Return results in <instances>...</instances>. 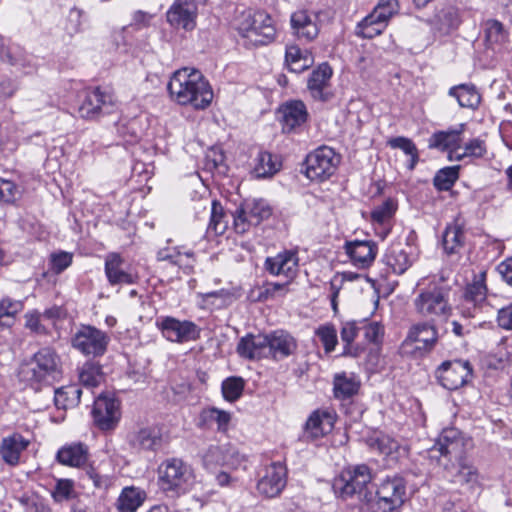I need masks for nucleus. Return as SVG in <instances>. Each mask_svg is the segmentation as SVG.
Masks as SVG:
<instances>
[{
    "label": "nucleus",
    "mask_w": 512,
    "mask_h": 512,
    "mask_svg": "<svg viewBox=\"0 0 512 512\" xmlns=\"http://www.w3.org/2000/svg\"><path fill=\"white\" fill-rule=\"evenodd\" d=\"M167 89L177 103L191 105L196 109H205L213 99L211 87L202 73L187 67L173 73Z\"/></svg>",
    "instance_id": "f257e3e1"
},
{
    "label": "nucleus",
    "mask_w": 512,
    "mask_h": 512,
    "mask_svg": "<svg viewBox=\"0 0 512 512\" xmlns=\"http://www.w3.org/2000/svg\"><path fill=\"white\" fill-rule=\"evenodd\" d=\"M60 357L50 347L41 348L18 369V379L35 391L50 385L60 374Z\"/></svg>",
    "instance_id": "f03ea898"
},
{
    "label": "nucleus",
    "mask_w": 512,
    "mask_h": 512,
    "mask_svg": "<svg viewBox=\"0 0 512 512\" xmlns=\"http://www.w3.org/2000/svg\"><path fill=\"white\" fill-rule=\"evenodd\" d=\"M451 288L442 281L433 280L420 288L414 300L416 311L431 320L447 319L452 314L449 303Z\"/></svg>",
    "instance_id": "7ed1b4c3"
},
{
    "label": "nucleus",
    "mask_w": 512,
    "mask_h": 512,
    "mask_svg": "<svg viewBox=\"0 0 512 512\" xmlns=\"http://www.w3.org/2000/svg\"><path fill=\"white\" fill-rule=\"evenodd\" d=\"M371 481V469L365 464L355 465L344 469L335 478L333 488L343 499L356 498L360 503L369 504L373 499L368 488Z\"/></svg>",
    "instance_id": "20e7f679"
},
{
    "label": "nucleus",
    "mask_w": 512,
    "mask_h": 512,
    "mask_svg": "<svg viewBox=\"0 0 512 512\" xmlns=\"http://www.w3.org/2000/svg\"><path fill=\"white\" fill-rule=\"evenodd\" d=\"M375 497L368 504L372 512H399L406 500L405 479L387 476L377 486Z\"/></svg>",
    "instance_id": "39448f33"
},
{
    "label": "nucleus",
    "mask_w": 512,
    "mask_h": 512,
    "mask_svg": "<svg viewBox=\"0 0 512 512\" xmlns=\"http://www.w3.org/2000/svg\"><path fill=\"white\" fill-rule=\"evenodd\" d=\"M160 487L164 491L184 492L194 481L192 467L179 458L163 461L158 467Z\"/></svg>",
    "instance_id": "423d86ee"
},
{
    "label": "nucleus",
    "mask_w": 512,
    "mask_h": 512,
    "mask_svg": "<svg viewBox=\"0 0 512 512\" xmlns=\"http://www.w3.org/2000/svg\"><path fill=\"white\" fill-rule=\"evenodd\" d=\"M109 335L95 326L80 325L71 337V346L87 357H101L108 348Z\"/></svg>",
    "instance_id": "0eeeda50"
},
{
    "label": "nucleus",
    "mask_w": 512,
    "mask_h": 512,
    "mask_svg": "<svg viewBox=\"0 0 512 512\" xmlns=\"http://www.w3.org/2000/svg\"><path fill=\"white\" fill-rule=\"evenodd\" d=\"M340 156L328 146H321L307 155L305 175L312 181H325L336 171Z\"/></svg>",
    "instance_id": "6e6552de"
},
{
    "label": "nucleus",
    "mask_w": 512,
    "mask_h": 512,
    "mask_svg": "<svg viewBox=\"0 0 512 512\" xmlns=\"http://www.w3.org/2000/svg\"><path fill=\"white\" fill-rule=\"evenodd\" d=\"M156 327L166 340L178 344L196 341L201 335V328L194 322L179 320L171 316L157 318Z\"/></svg>",
    "instance_id": "1a4fd4ad"
},
{
    "label": "nucleus",
    "mask_w": 512,
    "mask_h": 512,
    "mask_svg": "<svg viewBox=\"0 0 512 512\" xmlns=\"http://www.w3.org/2000/svg\"><path fill=\"white\" fill-rule=\"evenodd\" d=\"M435 375L444 388L456 390L472 377V367L469 361H445L436 369Z\"/></svg>",
    "instance_id": "9d476101"
},
{
    "label": "nucleus",
    "mask_w": 512,
    "mask_h": 512,
    "mask_svg": "<svg viewBox=\"0 0 512 512\" xmlns=\"http://www.w3.org/2000/svg\"><path fill=\"white\" fill-rule=\"evenodd\" d=\"M287 483V469L281 462L267 466L257 483L259 494L274 498L281 494Z\"/></svg>",
    "instance_id": "9b49d317"
},
{
    "label": "nucleus",
    "mask_w": 512,
    "mask_h": 512,
    "mask_svg": "<svg viewBox=\"0 0 512 512\" xmlns=\"http://www.w3.org/2000/svg\"><path fill=\"white\" fill-rule=\"evenodd\" d=\"M292 35L301 42L314 41L320 32L318 16L308 10L300 9L290 16Z\"/></svg>",
    "instance_id": "f8f14e48"
},
{
    "label": "nucleus",
    "mask_w": 512,
    "mask_h": 512,
    "mask_svg": "<svg viewBox=\"0 0 512 512\" xmlns=\"http://www.w3.org/2000/svg\"><path fill=\"white\" fill-rule=\"evenodd\" d=\"M487 287L485 285V273H481L472 283L468 284L462 296L460 312L466 320L474 318L480 311L481 305L486 300Z\"/></svg>",
    "instance_id": "ddd939ff"
},
{
    "label": "nucleus",
    "mask_w": 512,
    "mask_h": 512,
    "mask_svg": "<svg viewBox=\"0 0 512 512\" xmlns=\"http://www.w3.org/2000/svg\"><path fill=\"white\" fill-rule=\"evenodd\" d=\"M113 106V96L101 91L100 88H95L85 92L78 112L82 118L94 119L102 114L110 113Z\"/></svg>",
    "instance_id": "4468645a"
},
{
    "label": "nucleus",
    "mask_w": 512,
    "mask_h": 512,
    "mask_svg": "<svg viewBox=\"0 0 512 512\" xmlns=\"http://www.w3.org/2000/svg\"><path fill=\"white\" fill-rule=\"evenodd\" d=\"M198 7L195 0H175L166 12L167 22L176 29L191 31L196 27Z\"/></svg>",
    "instance_id": "2eb2a0df"
},
{
    "label": "nucleus",
    "mask_w": 512,
    "mask_h": 512,
    "mask_svg": "<svg viewBox=\"0 0 512 512\" xmlns=\"http://www.w3.org/2000/svg\"><path fill=\"white\" fill-rule=\"evenodd\" d=\"M92 416L99 429H114L120 419L119 402L112 397L100 395L94 401Z\"/></svg>",
    "instance_id": "dca6fc26"
},
{
    "label": "nucleus",
    "mask_w": 512,
    "mask_h": 512,
    "mask_svg": "<svg viewBox=\"0 0 512 512\" xmlns=\"http://www.w3.org/2000/svg\"><path fill=\"white\" fill-rule=\"evenodd\" d=\"M332 74L333 70L327 63L320 64L317 69L312 71L307 88L314 100L327 102L333 97L330 84Z\"/></svg>",
    "instance_id": "f3484780"
},
{
    "label": "nucleus",
    "mask_w": 512,
    "mask_h": 512,
    "mask_svg": "<svg viewBox=\"0 0 512 512\" xmlns=\"http://www.w3.org/2000/svg\"><path fill=\"white\" fill-rule=\"evenodd\" d=\"M247 37L259 44H267L273 41L276 29L271 16L265 11H256L249 20L248 28H245Z\"/></svg>",
    "instance_id": "a211bd4d"
},
{
    "label": "nucleus",
    "mask_w": 512,
    "mask_h": 512,
    "mask_svg": "<svg viewBox=\"0 0 512 512\" xmlns=\"http://www.w3.org/2000/svg\"><path fill=\"white\" fill-rule=\"evenodd\" d=\"M437 339L438 333L434 325L427 322L418 323L410 328L403 345L416 343L415 350L422 355L433 349Z\"/></svg>",
    "instance_id": "6ab92c4d"
},
{
    "label": "nucleus",
    "mask_w": 512,
    "mask_h": 512,
    "mask_svg": "<svg viewBox=\"0 0 512 512\" xmlns=\"http://www.w3.org/2000/svg\"><path fill=\"white\" fill-rule=\"evenodd\" d=\"M268 358L279 361L294 354L297 350L296 339L284 330H276L267 334Z\"/></svg>",
    "instance_id": "aec40b11"
},
{
    "label": "nucleus",
    "mask_w": 512,
    "mask_h": 512,
    "mask_svg": "<svg viewBox=\"0 0 512 512\" xmlns=\"http://www.w3.org/2000/svg\"><path fill=\"white\" fill-rule=\"evenodd\" d=\"M298 256L292 251H283L275 256L267 257L264 268L273 276L283 275L293 279L297 274Z\"/></svg>",
    "instance_id": "412c9836"
},
{
    "label": "nucleus",
    "mask_w": 512,
    "mask_h": 512,
    "mask_svg": "<svg viewBox=\"0 0 512 512\" xmlns=\"http://www.w3.org/2000/svg\"><path fill=\"white\" fill-rule=\"evenodd\" d=\"M268 343L267 334H247L240 338L236 351L240 357L248 360L268 358Z\"/></svg>",
    "instance_id": "4be33fe9"
},
{
    "label": "nucleus",
    "mask_w": 512,
    "mask_h": 512,
    "mask_svg": "<svg viewBox=\"0 0 512 512\" xmlns=\"http://www.w3.org/2000/svg\"><path fill=\"white\" fill-rule=\"evenodd\" d=\"M464 128L465 124H459L455 128L433 133L429 138L428 147L441 151H449V154L454 150H462L461 142ZM448 158L450 159V155H448Z\"/></svg>",
    "instance_id": "5701e85b"
},
{
    "label": "nucleus",
    "mask_w": 512,
    "mask_h": 512,
    "mask_svg": "<svg viewBox=\"0 0 512 512\" xmlns=\"http://www.w3.org/2000/svg\"><path fill=\"white\" fill-rule=\"evenodd\" d=\"M451 482L465 487L471 493H479L481 490V477L478 469L466 460L457 463L450 471Z\"/></svg>",
    "instance_id": "b1692460"
},
{
    "label": "nucleus",
    "mask_w": 512,
    "mask_h": 512,
    "mask_svg": "<svg viewBox=\"0 0 512 512\" xmlns=\"http://www.w3.org/2000/svg\"><path fill=\"white\" fill-rule=\"evenodd\" d=\"M124 259L116 252L105 257V275L110 285H130L135 283V276L123 269Z\"/></svg>",
    "instance_id": "393cba45"
},
{
    "label": "nucleus",
    "mask_w": 512,
    "mask_h": 512,
    "mask_svg": "<svg viewBox=\"0 0 512 512\" xmlns=\"http://www.w3.org/2000/svg\"><path fill=\"white\" fill-rule=\"evenodd\" d=\"M129 444L137 450L156 452L163 446V436L158 427H144L129 436Z\"/></svg>",
    "instance_id": "a878e982"
},
{
    "label": "nucleus",
    "mask_w": 512,
    "mask_h": 512,
    "mask_svg": "<svg viewBox=\"0 0 512 512\" xmlns=\"http://www.w3.org/2000/svg\"><path fill=\"white\" fill-rule=\"evenodd\" d=\"M345 250L355 265L366 267L373 262L377 247L373 242L356 240L347 242Z\"/></svg>",
    "instance_id": "bb28decb"
},
{
    "label": "nucleus",
    "mask_w": 512,
    "mask_h": 512,
    "mask_svg": "<svg viewBox=\"0 0 512 512\" xmlns=\"http://www.w3.org/2000/svg\"><path fill=\"white\" fill-rule=\"evenodd\" d=\"M56 458L62 465L82 467L89 460V449L88 446L83 443H71L60 448Z\"/></svg>",
    "instance_id": "cd10ccee"
},
{
    "label": "nucleus",
    "mask_w": 512,
    "mask_h": 512,
    "mask_svg": "<svg viewBox=\"0 0 512 512\" xmlns=\"http://www.w3.org/2000/svg\"><path fill=\"white\" fill-rule=\"evenodd\" d=\"M285 62L291 72L301 73L313 65L314 57L310 50L291 44L286 46Z\"/></svg>",
    "instance_id": "c85d7f7f"
},
{
    "label": "nucleus",
    "mask_w": 512,
    "mask_h": 512,
    "mask_svg": "<svg viewBox=\"0 0 512 512\" xmlns=\"http://www.w3.org/2000/svg\"><path fill=\"white\" fill-rule=\"evenodd\" d=\"M146 498L147 493L144 489L136 486H126L121 490L116 500V509L119 512H136L143 505Z\"/></svg>",
    "instance_id": "c756f323"
},
{
    "label": "nucleus",
    "mask_w": 512,
    "mask_h": 512,
    "mask_svg": "<svg viewBox=\"0 0 512 512\" xmlns=\"http://www.w3.org/2000/svg\"><path fill=\"white\" fill-rule=\"evenodd\" d=\"M308 112L305 104L300 100L287 102L282 107L283 130L290 132L306 122Z\"/></svg>",
    "instance_id": "7c9ffc66"
},
{
    "label": "nucleus",
    "mask_w": 512,
    "mask_h": 512,
    "mask_svg": "<svg viewBox=\"0 0 512 512\" xmlns=\"http://www.w3.org/2000/svg\"><path fill=\"white\" fill-rule=\"evenodd\" d=\"M466 241L465 228L462 223L455 220L447 225L442 237L444 251L451 255L457 254L464 247Z\"/></svg>",
    "instance_id": "2f4dec72"
},
{
    "label": "nucleus",
    "mask_w": 512,
    "mask_h": 512,
    "mask_svg": "<svg viewBox=\"0 0 512 512\" xmlns=\"http://www.w3.org/2000/svg\"><path fill=\"white\" fill-rule=\"evenodd\" d=\"M28 444L29 442L20 434H14L4 438L0 446V453L3 460L11 466L17 465L19 463L20 454L27 448Z\"/></svg>",
    "instance_id": "473e14b6"
},
{
    "label": "nucleus",
    "mask_w": 512,
    "mask_h": 512,
    "mask_svg": "<svg viewBox=\"0 0 512 512\" xmlns=\"http://www.w3.org/2000/svg\"><path fill=\"white\" fill-rule=\"evenodd\" d=\"M359 331H361L360 321H347L342 324L340 337L344 343L343 356L359 357L363 352L362 346L353 343Z\"/></svg>",
    "instance_id": "72a5a7b5"
},
{
    "label": "nucleus",
    "mask_w": 512,
    "mask_h": 512,
    "mask_svg": "<svg viewBox=\"0 0 512 512\" xmlns=\"http://www.w3.org/2000/svg\"><path fill=\"white\" fill-rule=\"evenodd\" d=\"M333 418L328 412L316 411L306 422V433L313 439L328 434L333 429Z\"/></svg>",
    "instance_id": "f704fd0d"
},
{
    "label": "nucleus",
    "mask_w": 512,
    "mask_h": 512,
    "mask_svg": "<svg viewBox=\"0 0 512 512\" xmlns=\"http://www.w3.org/2000/svg\"><path fill=\"white\" fill-rule=\"evenodd\" d=\"M385 264L395 274H403L413 262L410 254L400 245L392 246L384 256Z\"/></svg>",
    "instance_id": "c9c22d12"
},
{
    "label": "nucleus",
    "mask_w": 512,
    "mask_h": 512,
    "mask_svg": "<svg viewBox=\"0 0 512 512\" xmlns=\"http://www.w3.org/2000/svg\"><path fill=\"white\" fill-rule=\"evenodd\" d=\"M434 26L442 34H448L457 29L461 23L459 10L453 6L445 7L434 17Z\"/></svg>",
    "instance_id": "e433bc0d"
},
{
    "label": "nucleus",
    "mask_w": 512,
    "mask_h": 512,
    "mask_svg": "<svg viewBox=\"0 0 512 512\" xmlns=\"http://www.w3.org/2000/svg\"><path fill=\"white\" fill-rule=\"evenodd\" d=\"M449 95L457 99L459 105L464 108L475 109L479 106L481 96L472 84H460L450 88Z\"/></svg>",
    "instance_id": "4c0bfd02"
},
{
    "label": "nucleus",
    "mask_w": 512,
    "mask_h": 512,
    "mask_svg": "<svg viewBox=\"0 0 512 512\" xmlns=\"http://www.w3.org/2000/svg\"><path fill=\"white\" fill-rule=\"evenodd\" d=\"M360 388L355 376L346 373L336 374L333 381V391L337 399H348L354 396Z\"/></svg>",
    "instance_id": "58836bf2"
},
{
    "label": "nucleus",
    "mask_w": 512,
    "mask_h": 512,
    "mask_svg": "<svg viewBox=\"0 0 512 512\" xmlns=\"http://www.w3.org/2000/svg\"><path fill=\"white\" fill-rule=\"evenodd\" d=\"M233 451L221 446H210L203 455V465L208 470L218 466L231 465Z\"/></svg>",
    "instance_id": "ea45409f"
},
{
    "label": "nucleus",
    "mask_w": 512,
    "mask_h": 512,
    "mask_svg": "<svg viewBox=\"0 0 512 512\" xmlns=\"http://www.w3.org/2000/svg\"><path fill=\"white\" fill-rule=\"evenodd\" d=\"M24 308L21 300L5 297L0 300V327L9 328L13 325L14 319Z\"/></svg>",
    "instance_id": "a19ab883"
},
{
    "label": "nucleus",
    "mask_w": 512,
    "mask_h": 512,
    "mask_svg": "<svg viewBox=\"0 0 512 512\" xmlns=\"http://www.w3.org/2000/svg\"><path fill=\"white\" fill-rule=\"evenodd\" d=\"M388 145L393 149H401L410 158L407 162L406 167L412 171L419 161V153L414 142L403 136L391 138L388 140Z\"/></svg>",
    "instance_id": "79ce46f5"
},
{
    "label": "nucleus",
    "mask_w": 512,
    "mask_h": 512,
    "mask_svg": "<svg viewBox=\"0 0 512 512\" xmlns=\"http://www.w3.org/2000/svg\"><path fill=\"white\" fill-rule=\"evenodd\" d=\"M279 162L274 156L266 151L258 153L254 173L257 178H266L274 175L279 170Z\"/></svg>",
    "instance_id": "37998d69"
},
{
    "label": "nucleus",
    "mask_w": 512,
    "mask_h": 512,
    "mask_svg": "<svg viewBox=\"0 0 512 512\" xmlns=\"http://www.w3.org/2000/svg\"><path fill=\"white\" fill-rule=\"evenodd\" d=\"M485 42L489 47L499 45L507 41L508 33L503 24L498 20L489 19L484 23Z\"/></svg>",
    "instance_id": "c03bdc74"
},
{
    "label": "nucleus",
    "mask_w": 512,
    "mask_h": 512,
    "mask_svg": "<svg viewBox=\"0 0 512 512\" xmlns=\"http://www.w3.org/2000/svg\"><path fill=\"white\" fill-rule=\"evenodd\" d=\"M244 213L249 214L250 221L255 225L260 224L263 220L268 219L272 214L271 207L262 199H253L243 203Z\"/></svg>",
    "instance_id": "a18cd8bd"
},
{
    "label": "nucleus",
    "mask_w": 512,
    "mask_h": 512,
    "mask_svg": "<svg viewBox=\"0 0 512 512\" xmlns=\"http://www.w3.org/2000/svg\"><path fill=\"white\" fill-rule=\"evenodd\" d=\"M103 378L101 366L96 362L87 361L79 372L80 383L88 388L98 386Z\"/></svg>",
    "instance_id": "49530a36"
},
{
    "label": "nucleus",
    "mask_w": 512,
    "mask_h": 512,
    "mask_svg": "<svg viewBox=\"0 0 512 512\" xmlns=\"http://www.w3.org/2000/svg\"><path fill=\"white\" fill-rule=\"evenodd\" d=\"M459 166H450L440 169L433 179V184L439 191H448L459 178Z\"/></svg>",
    "instance_id": "de8ad7c7"
},
{
    "label": "nucleus",
    "mask_w": 512,
    "mask_h": 512,
    "mask_svg": "<svg viewBox=\"0 0 512 512\" xmlns=\"http://www.w3.org/2000/svg\"><path fill=\"white\" fill-rule=\"evenodd\" d=\"M486 153V145L483 140L478 138L466 143L462 150H454L450 154V160L460 161L465 157H482Z\"/></svg>",
    "instance_id": "09e8293b"
},
{
    "label": "nucleus",
    "mask_w": 512,
    "mask_h": 512,
    "mask_svg": "<svg viewBox=\"0 0 512 512\" xmlns=\"http://www.w3.org/2000/svg\"><path fill=\"white\" fill-rule=\"evenodd\" d=\"M82 390L77 386H69L55 391V405L66 409L69 405H75L80 401Z\"/></svg>",
    "instance_id": "8fccbe9b"
},
{
    "label": "nucleus",
    "mask_w": 512,
    "mask_h": 512,
    "mask_svg": "<svg viewBox=\"0 0 512 512\" xmlns=\"http://www.w3.org/2000/svg\"><path fill=\"white\" fill-rule=\"evenodd\" d=\"M465 453V442L463 440H456L451 445L445 446L444 449L437 452L438 458H436L439 464L446 466V463L442 462V459H447L448 462L456 460L457 463L464 461Z\"/></svg>",
    "instance_id": "3c124183"
},
{
    "label": "nucleus",
    "mask_w": 512,
    "mask_h": 512,
    "mask_svg": "<svg viewBox=\"0 0 512 512\" xmlns=\"http://www.w3.org/2000/svg\"><path fill=\"white\" fill-rule=\"evenodd\" d=\"M245 382L241 377H229L222 382L221 390L225 400L234 402L243 393Z\"/></svg>",
    "instance_id": "603ef678"
},
{
    "label": "nucleus",
    "mask_w": 512,
    "mask_h": 512,
    "mask_svg": "<svg viewBox=\"0 0 512 512\" xmlns=\"http://www.w3.org/2000/svg\"><path fill=\"white\" fill-rule=\"evenodd\" d=\"M386 24L378 21L376 18H372V15H367L359 24H358V35L363 38L372 39L378 35H380L386 28Z\"/></svg>",
    "instance_id": "864d4df0"
},
{
    "label": "nucleus",
    "mask_w": 512,
    "mask_h": 512,
    "mask_svg": "<svg viewBox=\"0 0 512 512\" xmlns=\"http://www.w3.org/2000/svg\"><path fill=\"white\" fill-rule=\"evenodd\" d=\"M461 432L456 428H445L439 435L435 445L429 450L431 458H438L437 452L444 449L445 446L451 445L456 440H463Z\"/></svg>",
    "instance_id": "5fc2aeb1"
},
{
    "label": "nucleus",
    "mask_w": 512,
    "mask_h": 512,
    "mask_svg": "<svg viewBox=\"0 0 512 512\" xmlns=\"http://www.w3.org/2000/svg\"><path fill=\"white\" fill-rule=\"evenodd\" d=\"M225 217L222 205L217 201H213L208 231H213L216 235H222L227 229Z\"/></svg>",
    "instance_id": "6e6d98bb"
},
{
    "label": "nucleus",
    "mask_w": 512,
    "mask_h": 512,
    "mask_svg": "<svg viewBox=\"0 0 512 512\" xmlns=\"http://www.w3.org/2000/svg\"><path fill=\"white\" fill-rule=\"evenodd\" d=\"M398 12L397 0H379L377 6L370 13L383 24H388L389 19Z\"/></svg>",
    "instance_id": "4d7b16f0"
},
{
    "label": "nucleus",
    "mask_w": 512,
    "mask_h": 512,
    "mask_svg": "<svg viewBox=\"0 0 512 512\" xmlns=\"http://www.w3.org/2000/svg\"><path fill=\"white\" fill-rule=\"evenodd\" d=\"M0 60L11 66L22 65L24 61L23 51L19 47L7 46L0 36Z\"/></svg>",
    "instance_id": "13d9d810"
},
{
    "label": "nucleus",
    "mask_w": 512,
    "mask_h": 512,
    "mask_svg": "<svg viewBox=\"0 0 512 512\" xmlns=\"http://www.w3.org/2000/svg\"><path fill=\"white\" fill-rule=\"evenodd\" d=\"M74 495V482L70 479H58L51 492V496L56 503L70 500Z\"/></svg>",
    "instance_id": "bf43d9fd"
},
{
    "label": "nucleus",
    "mask_w": 512,
    "mask_h": 512,
    "mask_svg": "<svg viewBox=\"0 0 512 512\" xmlns=\"http://www.w3.org/2000/svg\"><path fill=\"white\" fill-rule=\"evenodd\" d=\"M361 331L364 332L365 339L374 344H379L384 336V327L376 321L361 320Z\"/></svg>",
    "instance_id": "052dcab7"
},
{
    "label": "nucleus",
    "mask_w": 512,
    "mask_h": 512,
    "mask_svg": "<svg viewBox=\"0 0 512 512\" xmlns=\"http://www.w3.org/2000/svg\"><path fill=\"white\" fill-rule=\"evenodd\" d=\"M201 419L205 423H216L218 429L221 430L228 425L230 421V414L226 411L213 407L203 410L201 413Z\"/></svg>",
    "instance_id": "680f3d73"
},
{
    "label": "nucleus",
    "mask_w": 512,
    "mask_h": 512,
    "mask_svg": "<svg viewBox=\"0 0 512 512\" xmlns=\"http://www.w3.org/2000/svg\"><path fill=\"white\" fill-rule=\"evenodd\" d=\"M396 212V204L393 200L387 199L371 212L373 222L384 224L389 221Z\"/></svg>",
    "instance_id": "e2e57ef3"
},
{
    "label": "nucleus",
    "mask_w": 512,
    "mask_h": 512,
    "mask_svg": "<svg viewBox=\"0 0 512 512\" xmlns=\"http://www.w3.org/2000/svg\"><path fill=\"white\" fill-rule=\"evenodd\" d=\"M370 446L372 449L377 450L379 453L386 456L397 453L400 449L399 443L388 436H381L372 440Z\"/></svg>",
    "instance_id": "0e129e2a"
},
{
    "label": "nucleus",
    "mask_w": 512,
    "mask_h": 512,
    "mask_svg": "<svg viewBox=\"0 0 512 512\" xmlns=\"http://www.w3.org/2000/svg\"><path fill=\"white\" fill-rule=\"evenodd\" d=\"M316 335L319 337L327 353H330L335 349L337 344V334L336 329L333 326H320L316 330Z\"/></svg>",
    "instance_id": "69168bd1"
},
{
    "label": "nucleus",
    "mask_w": 512,
    "mask_h": 512,
    "mask_svg": "<svg viewBox=\"0 0 512 512\" xmlns=\"http://www.w3.org/2000/svg\"><path fill=\"white\" fill-rule=\"evenodd\" d=\"M20 195L21 191L14 182L0 178V202L13 203Z\"/></svg>",
    "instance_id": "338daca9"
},
{
    "label": "nucleus",
    "mask_w": 512,
    "mask_h": 512,
    "mask_svg": "<svg viewBox=\"0 0 512 512\" xmlns=\"http://www.w3.org/2000/svg\"><path fill=\"white\" fill-rule=\"evenodd\" d=\"M72 263V254L68 252H59L52 254L50 258L51 270L60 274L67 269Z\"/></svg>",
    "instance_id": "774afa93"
}]
</instances>
